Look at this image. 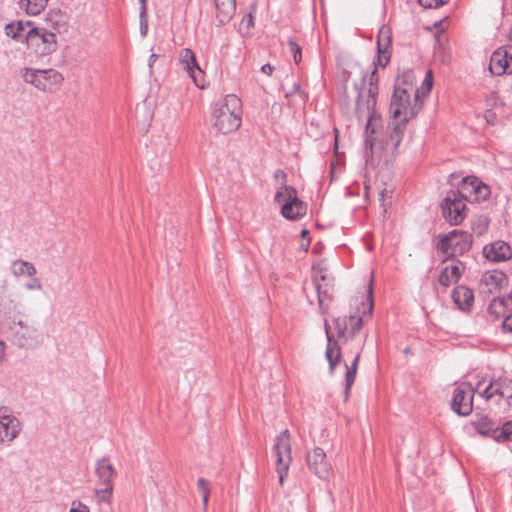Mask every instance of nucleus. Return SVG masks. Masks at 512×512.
Here are the masks:
<instances>
[{
  "label": "nucleus",
  "instance_id": "54",
  "mask_svg": "<svg viewBox=\"0 0 512 512\" xmlns=\"http://www.w3.org/2000/svg\"><path fill=\"white\" fill-rule=\"evenodd\" d=\"M335 133H337V130L335 129ZM338 135L335 134V142H337Z\"/></svg>",
  "mask_w": 512,
  "mask_h": 512
},
{
  "label": "nucleus",
  "instance_id": "10",
  "mask_svg": "<svg viewBox=\"0 0 512 512\" xmlns=\"http://www.w3.org/2000/svg\"><path fill=\"white\" fill-rule=\"evenodd\" d=\"M471 235L464 231L452 230L437 243V249L443 253L454 256L462 255L471 247Z\"/></svg>",
  "mask_w": 512,
  "mask_h": 512
},
{
  "label": "nucleus",
  "instance_id": "26",
  "mask_svg": "<svg viewBox=\"0 0 512 512\" xmlns=\"http://www.w3.org/2000/svg\"><path fill=\"white\" fill-rule=\"evenodd\" d=\"M324 327H325L326 337H327V341H328L325 356L329 362L330 373H333L334 369L336 367V364L340 361L341 354H340L339 348L336 346L334 347L332 345V335L330 333V325L326 320L324 322Z\"/></svg>",
  "mask_w": 512,
  "mask_h": 512
},
{
  "label": "nucleus",
  "instance_id": "44",
  "mask_svg": "<svg viewBox=\"0 0 512 512\" xmlns=\"http://www.w3.org/2000/svg\"><path fill=\"white\" fill-rule=\"evenodd\" d=\"M503 328L506 331L512 332V312L505 317L503 321Z\"/></svg>",
  "mask_w": 512,
  "mask_h": 512
},
{
  "label": "nucleus",
  "instance_id": "7",
  "mask_svg": "<svg viewBox=\"0 0 512 512\" xmlns=\"http://www.w3.org/2000/svg\"><path fill=\"white\" fill-rule=\"evenodd\" d=\"M281 204V214L289 220L298 219L306 214V205L297 197L296 190L291 186H281L274 197Z\"/></svg>",
  "mask_w": 512,
  "mask_h": 512
},
{
  "label": "nucleus",
  "instance_id": "23",
  "mask_svg": "<svg viewBox=\"0 0 512 512\" xmlns=\"http://www.w3.org/2000/svg\"><path fill=\"white\" fill-rule=\"evenodd\" d=\"M452 299L460 310L469 311L474 302V294L470 288L460 285L453 289Z\"/></svg>",
  "mask_w": 512,
  "mask_h": 512
},
{
  "label": "nucleus",
  "instance_id": "11",
  "mask_svg": "<svg viewBox=\"0 0 512 512\" xmlns=\"http://www.w3.org/2000/svg\"><path fill=\"white\" fill-rule=\"evenodd\" d=\"M276 456V472L279 476V483L282 485L287 476V472L291 463V444L288 430L282 431L277 435L274 446Z\"/></svg>",
  "mask_w": 512,
  "mask_h": 512
},
{
  "label": "nucleus",
  "instance_id": "16",
  "mask_svg": "<svg viewBox=\"0 0 512 512\" xmlns=\"http://www.w3.org/2000/svg\"><path fill=\"white\" fill-rule=\"evenodd\" d=\"M179 62L196 87L203 89L205 87L204 72L200 68L194 52L189 48L182 49L179 54Z\"/></svg>",
  "mask_w": 512,
  "mask_h": 512
},
{
  "label": "nucleus",
  "instance_id": "39",
  "mask_svg": "<svg viewBox=\"0 0 512 512\" xmlns=\"http://www.w3.org/2000/svg\"><path fill=\"white\" fill-rule=\"evenodd\" d=\"M256 8L253 7L252 10L243 17L241 21L242 27L246 28L247 30H250L254 27V16L253 13L255 12Z\"/></svg>",
  "mask_w": 512,
  "mask_h": 512
},
{
  "label": "nucleus",
  "instance_id": "21",
  "mask_svg": "<svg viewBox=\"0 0 512 512\" xmlns=\"http://www.w3.org/2000/svg\"><path fill=\"white\" fill-rule=\"evenodd\" d=\"M391 33L389 27L383 26L379 30L377 40L378 63L385 67L390 60Z\"/></svg>",
  "mask_w": 512,
  "mask_h": 512
},
{
  "label": "nucleus",
  "instance_id": "48",
  "mask_svg": "<svg viewBox=\"0 0 512 512\" xmlns=\"http://www.w3.org/2000/svg\"><path fill=\"white\" fill-rule=\"evenodd\" d=\"M389 193H391V191H388L387 189L382 190L380 193L383 206L385 205V197H387Z\"/></svg>",
  "mask_w": 512,
  "mask_h": 512
},
{
  "label": "nucleus",
  "instance_id": "25",
  "mask_svg": "<svg viewBox=\"0 0 512 512\" xmlns=\"http://www.w3.org/2000/svg\"><path fill=\"white\" fill-rule=\"evenodd\" d=\"M216 7V17L219 23L228 22L234 15L236 10L235 0H214Z\"/></svg>",
  "mask_w": 512,
  "mask_h": 512
},
{
  "label": "nucleus",
  "instance_id": "6",
  "mask_svg": "<svg viewBox=\"0 0 512 512\" xmlns=\"http://www.w3.org/2000/svg\"><path fill=\"white\" fill-rule=\"evenodd\" d=\"M422 108V101L418 94H410L404 88H394L389 112L392 119L403 118L409 121L414 118Z\"/></svg>",
  "mask_w": 512,
  "mask_h": 512
},
{
  "label": "nucleus",
  "instance_id": "50",
  "mask_svg": "<svg viewBox=\"0 0 512 512\" xmlns=\"http://www.w3.org/2000/svg\"><path fill=\"white\" fill-rule=\"evenodd\" d=\"M496 304L503 305V304H504V301H503L502 299H499V300L494 299V300H493V302H492V304L490 305L489 309H492V307H493L494 305H496Z\"/></svg>",
  "mask_w": 512,
  "mask_h": 512
},
{
  "label": "nucleus",
  "instance_id": "19",
  "mask_svg": "<svg viewBox=\"0 0 512 512\" xmlns=\"http://www.w3.org/2000/svg\"><path fill=\"white\" fill-rule=\"evenodd\" d=\"M465 265L454 258H448L442 262V268L438 277L439 284L447 288L455 284L461 278Z\"/></svg>",
  "mask_w": 512,
  "mask_h": 512
},
{
  "label": "nucleus",
  "instance_id": "47",
  "mask_svg": "<svg viewBox=\"0 0 512 512\" xmlns=\"http://www.w3.org/2000/svg\"><path fill=\"white\" fill-rule=\"evenodd\" d=\"M157 58H158V55H157V54H155V53H152V54L150 55V57H149V62H148V66H149V68H150V69H152L153 64H154V62L156 61V59H157Z\"/></svg>",
  "mask_w": 512,
  "mask_h": 512
},
{
  "label": "nucleus",
  "instance_id": "9",
  "mask_svg": "<svg viewBox=\"0 0 512 512\" xmlns=\"http://www.w3.org/2000/svg\"><path fill=\"white\" fill-rule=\"evenodd\" d=\"M95 473L98 478V485L103 486L95 489V497L98 502L110 503L113 494L112 478L115 475V469L108 459L102 458L95 464Z\"/></svg>",
  "mask_w": 512,
  "mask_h": 512
},
{
  "label": "nucleus",
  "instance_id": "14",
  "mask_svg": "<svg viewBox=\"0 0 512 512\" xmlns=\"http://www.w3.org/2000/svg\"><path fill=\"white\" fill-rule=\"evenodd\" d=\"M452 410L461 416H468L473 409V389L468 383H462L453 391Z\"/></svg>",
  "mask_w": 512,
  "mask_h": 512
},
{
  "label": "nucleus",
  "instance_id": "20",
  "mask_svg": "<svg viewBox=\"0 0 512 512\" xmlns=\"http://www.w3.org/2000/svg\"><path fill=\"white\" fill-rule=\"evenodd\" d=\"M498 395L507 398L508 405L512 408V379L498 378L490 381L489 385L480 392V396L486 400Z\"/></svg>",
  "mask_w": 512,
  "mask_h": 512
},
{
  "label": "nucleus",
  "instance_id": "34",
  "mask_svg": "<svg viewBox=\"0 0 512 512\" xmlns=\"http://www.w3.org/2000/svg\"><path fill=\"white\" fill-rule=\"evenodd\" d=\"M48 21L51 23V27L57 32H60L66 25L65 15L60 11L50 12L48 15Z\"/></svg>",
  "mask_w": 512,
  "mask_h": 512
},
{
  "label": "nucleus",
  "instance_id": "42",
  "mask_svg": "<svg viewBox=\"0 0 512 512\" xmlns=\"http://www.w3.org/2000/svg\"><path fill=\"white\" fill-rule=\"evenodd\" d=\"M449 0H419L421 6L425 8H433L447 3Z\"/></svg>",
  "mask_w": 512,
  "mask_h": 512
},
{
  "label": "nucleus",
  "instance_id": "3",
  "mask_svg": "<svg viewBox=\"0 0 512 512\" xmlns=\"http://www.w3.org/2000/svg\"><path fill=\"white\" fill-rule=\"evenodd\" d=\"M368 293L367 301H361V308H358L356 314L339 316L334 320V328L341 341L348 342L353 340L362 329L364 317L371 315L373 309L371 286Z\"/></svg>",
  "mask_w": 512,
  "mask_h": 512
},
{
  "label": "nucleus",
  "instance_id": "18",
  "mask_svg": "<svg viewBox=\"0 0 512 512\" xmlns=\"http://www.w3.org/2000/svg\"><path fill=\"white\" fill-rule=\"evenodd\" d=\"M306 459L309 469L320 479H328L332 475L331 463L322 448L315 447L308 452Z\"/></svg>",
  "mask_w": 512,
  "mask_h": 512
},
{
  "label": "nucleus",
  "instance_id": "55",
  "mask_svg": "<svg viewBox=\"0 0 512 512\" xmlns=\"http://www.w3.org/2000/svg\"><path fill=\"white\" fill-rule=\"evenodd\" d=\"M321 279H322V280H325V279H326V277H325L324 275H321Z\"/></svg>",
  "mask_w": 512,
  "mask_h": 512
},
{
  "label": "nucleus",
  "instance_id": "30",
  "mask_svg": "<svg viewBox=\"0 0 512 512\" xmlns=\"http://www.w3.org/2000/svg\"><path fill=\"white\" fill-rule=\"evenodd\" d=\"M414 81V72L412 70L405 71L397 77L394 88H404L410 94L419 95V89L415 88Z\"/></svg>",
  "mask_w": 512,
  "mask_h": 512
},
{
  "label": "nucleus",
  "instance_id": "12",
  "mask_svg": "<svg viewBox=\"0 0 512 512\" xmlns=\"http://www.w3.org/2000/svg\"><path fill=\"white\" fill-rule=\"evenodd\" d=\"M466 200L457 190H450L444 198L441 207L445 219L452 225L460 224L465 218Z\"/></svg>",
  "mask_w": 512,
  "mask_h": 512
},
{
  "label": "nucleus",
  "instance_id": "41",
  "mask_svg": "<svg viewBox=\"0 0 512 512\" xmlns=\"http://www.w3.org/2000/svg\"><path fill=\"white\" fill-rule=\"evenodd\" d=\"M148 32V21L146 11H140V34L145 37Z\"/></svg>",
  "mask_w": 512,
  "mask_h": 512
},
{
  "label": "nucleus",
  "instance_id": "29",
  "mask_svg": "<svg viewBox=\"0 0 512 512\" xmlns=\"http://www.w3.org/2000/svg\"><path fill=\"white\" fill-rule=\"evenodd\" d=\"M48 0H17L18 8L27 15H39L46 8Z\"/></svg>",
  "mask_w": 512,
  "mask_h": 512
},
{
  "label": "nucleus",
  "instance_id": "5",
  "mask_svg": "<svg viewBox=\"0 0 512 512\" xmlns=\"http://www.w3.org/2000/svg\"><path fill=\"white\" fill-rule=\"evenodd\" d=\"M22 80L39 91L53 93L57 91L62 82L63 76L55 69H35L24 67L20 70Z\"/></svg>",
  "mask_w": 512,
  "mask_h": 512
},
{
  "label": "nucleus",
  "instance_id": "8",
  "mask_svg": "<svg viewBox=\"0 0 512 512\" xmlns=\"http://www.w3.org/2000/svg\"><path fill=\"white\" fill-rule=\"evenodd\" d=\"M26 44L29 49L33 50L40 56L49 55L57 49L55 33L40 27L28 29L26 34Z\"/></svg>",
  "mask_w": 512,
  "mask_h": 512
},
{
  "label": "nucleus",
  "instance_id": "38",
  "mask_svg": "<svg viewBox=\"0 0 512 512\" xmlns=\"http://www.w3.org/2000/svg\"><path fill=\"white\" fill-rule=\"evenodd\" d=\"M432 85H433V73L431 70H428L426 72V75L422 82V87H421L422 94L427 95L431 91Z\"/></svg>",
  "mask_w": 512,
  "mask_h": 512
},
{
  "label": "nucleus",
  "instance_id": "36",
  "mask_svg": "<svg viewBox=\"0 0 512 512\" xmlns=\"http://www.w3.org/2000/svg\"><path fill=\"white\" fill-rule=\"evenodd\" d=\"M287 44L289 52L292 54L295 64H299L302 59L301 47L296 43V41L293 38H290Z\"/></svg>",
  "mask_w": 512,
  "mask_h": 512
},
{
  "label": "nucleus",
  "instance_id": "13",
  "mask_svg": "<svg viewBox=\"0 0 512 512\" xmlns=\"http://www.w3.org/2000/svg\"><path fill=\"white\" fill-rule=\"evenodd\" d=\"M459 195L468 202H481L490 195V188L477 177H465L458 186Z\"/></svg>",
  "mask_w": 512,
  "mask_h": 512
},
{
  "label": "nucleus",
  "instance_id": "45",
  "mask_svg": "<svg viewBox=\"0 0 512 512\" xmlns=\"http://www.w3.org/2000/svg\"><path fill=\"white\" fill-rule=\"evenodd\" d=\"M5 348H6L5 342L0 339V363H3L5 360Z\"/></svg>",
  "mask_w": 512,
  "mask_h": 512
},
{
  "label": "nucleus",
  "instance_id": "2",
  "mask_svg": "<svg viewBox=\"0 0 512 512\" xmlns=\"http://www.w3.org/2000/svg\"><path fill=\"white\" fill-rule=\"evenodd\" d=\"M211 119L213 127L222 134H229L239 129L242 123V102L235 94H228L212 106Z\"/></svg>",
  "mask_w": 512,
  "mask_h": 512
},
{
  "label": "nucleus",
  "instance_id": "1",
  "mask_svg": "<svg viewBox=\"0 0 512 512\" xmlns=\"http://www.w3.org/2000/svg\"><path fill=\"white\" fill-rule=\"evenodd\" d=\"M358 96L356 99L355 113L359 121H365V147H369L371 151L374 146L373 134L376 132L378 125V117L376 115V97L378 94V77L376 69L371 73L362 75L361 86L356 85Z\"/></svg>",
  "mask_w": 512,
  "mask_h": 512
},
{
  "label": "nucleus",
  "instance_id": "51",
  "mask_svg": "<svg viewBox=\"0 0 512 512\" xmlns=\"http://www.w3.org/2000/svg\"><path fill=\"white\" fill-rule=\"evenodd\" d=\"M280 174H282L283 177L285 176V174L283 172H281L280 170H277L276 176H280Z\"/></svg>",
  "mask_w": 512,
  "mask_h": 512
},
{
  "label": "nucleus",
  "instance_id": "46",
  "mask_svg": "<svg viewBox=\"0 0 512 512\" xmlns=\"http://www.w3.org/2000/svg\"><path fill=\"white\" fill-rule=\"evenodd\" d=\"M274 71V67L270 64H265L261 67V72L267 75H271Z\"/></svg>",
  "mask_w": 512,
  "mask_h": 512
},
{
  "label": "nucleus",
  "instance_id": "17",
  "mask_svg": "<svg viewBox=\"0 0 512 512\" xmlns=\"http://www.w3.org/2000/svg\"><path fill=\"white\" fill-rule=\"evenodd\" d=\"M489 70L496 76L512 74V46L501 47L492 53Z\"/></svg>",
  "mask_w": 512,
  "mask_h": 512
},
{
  "label": "nucleus",
  "instance_id": "53",
  "mask_svg": "<svg viewBox=\"0 0 512 512\" xmlns=\"http://www.w3.org/2000/svg\"><path fill=\"white\" fill-rule=\"evenodd\" d=\"M307 234H308V231H307V230H303V231H302V236H303V237H305Z\"/></svg>",
  "mask_w": 512,
  "mask_h": 512
},
{
  "label": "nucleus",
  "instance_id": "43",
  "mask_svg": "<svg viewBox=\"0 0 512 512\" xmlns=\"http://www.w3.org/2000/svg\"><path fill=\"white\" fill-rule=\"evenodd\" d=\"M69 512H90V510L87 505L81 501L75 500L72 502Z\"/></svg>",
  "mask_w": 512,
  "mask_h": 512
},
{
  "label": "nucleus",
  "instance_id": "28",
  "mask_svg": "<svg viewBox=\"0 0 512 512\" xmlns=\"http://www.w3.org/2000/svg\"><path fill=\"white\" fill-rule=\"evenodd\" d=\"M10 271L15 278H20L23 276L28 277L37 274L35 265L32 262L22 259L13 260L11 262Z\"/></svg>",
  "mask_w": 512,
  "mask_h": 512
},
{
  "label": "nucleus",
  "instance_id": "40",
  "mask_svg": "<svg viewBox=\"0 0 512 512\" xmlns=\"http://www.w3.org/2000/svg\"><path fill=\"white\" fill-rule=\"evenodd\" d=\"M314 283H315V287H316V291H317V295H318L319 306H320L321 310L324 311V306H325L326 299L328 298V294L326 292L321 291V285L318 283L317 279L314 280Z\"/></svg>",
  "mask_w": 512,
  "mask_h": 512
},
{
  "label": "nucleus",
  "instance_id": "15",
  "mask_svg": "<svg viewBox=\"0 0 512 512\" xmlns=\"http://www.w3.org/2000/svg\"><path fill=\"white\" fill-rule=\"evenodd\" d=\"M22 431L20 420L7 409L0 410V443L13 442Z\"/></svg>",
  "mask_w": 512,
  "mask_h": 512
},
{
  "label": "nucleus",
  "instance_id": "49",
  "mask_svg": "<svg viewBox=\"0 0 512 512\" xmlns=\"http://www.w3.org/2000/svg\"><path fill=\"white\" fill-rule=\"evenodd\" d=\"M141 4V10L140 11H147V0H139Z\"/></svg>",
  "mask_w": 512,
  "mask_h": 512
},
{
  "label": "nucleus",
  "instance_id": "31",
  "mask_svg": "<svg viewBox=\"0 0 512 512\" xmlns=\"http://www.w3.org/2000/svg\"><path fill=\"white\" fill-rule=\"evenodd\" d=\"M360 360V353L358 352L353 361H352V364L349 366L347 363H345V368H346V372H345V395L348 396L349 394V391L352 387V385L354 384L355 382V378H356V372H357V367H358V362Z\"/></svg>",
  "mask_w": 512,
  "mask_h": 512
},
{
  "label": "nucleus",
  "instance_id": "52",
  "mask_svg": "<svg viewBox=\"0 0 512 512\" xmlns=\"http://www.w3.org/2000/svg\"><path fill=\"white\" fill-rule=\"evenodd\" d=\"M280 174H282L283 177L285 176V174L283 172H281L280 170H277L276 176H280Z\"/></svg>",
  "mask_w": 512,
  "mask_h": 512
},
{
  "label": "nucleus",
  "instance_id": "27",
  "mask_svg": "<svg viewBox=\"0 0 512 512\" xmlns=\"http://www.w3.org/2000/svg\"><path fill=\"white\" fill-rule=\"evenodd\" d=\"M408 121H404L403 118L393 119L389 125V138L388 142L392 145L393 149L396 150L403 138L405 127Z\"/></svg>",
  "mask_w": 512,
  "mask_h": 512
},
{
  "label": "nucleus",
  "instance_id": "33",
  "mask_svg": "<svg viewBox=\"0 0 512 512\" xmlns=\"http://www.w3.org/2000/svg\"><path fill=\"white\" fill-rule=\"evenodd\" d=\"M493 437L497 442H512V421L506 422L501 429L495 430Z\"/></svg>",
  "mask_w": 512,
  "mask_h": 512
},
{
  "label": "nucleus",
  "instance_id": "4",
  "mask_svg": "<svg viewBox=\"0 0 512 512\" xmlns=\"http://www.w3.org/2000/svg\"><path fill=\"white\" fill-rule=\"evenodd\" d=\"M13 343L22 349H35L43 343V334L24 314L13 318L9 325Z\"/></svg>",
  "mask_w": 512,
  "mask_h": 512
},
{
  "label": "nucleus",
  "instance_id": "22",
  "mask_svg": "<svg viewBox=\"0 0 512 512\" xmlns=\"http://www.w3.org/2000/svg\"><path fill=\"white\" fill-rule=\"evenodd\" d=\"M484 254L488 260L500 262L510 258L511 249L507 243L496 241L484 247Z\"/></svg>",
  "mask_w": 512,
  "mask_h": 512
},
{
  "label": "nucleus",
  "instance_id": "35",
  "mask_svg": "<svg viewBox=\"0 0 512 512\" xmlns=\"http://www.w3.org/2000/svg\"><path fill=\"white\" fill-rule=\"evenodd\" d=\"M197 488L202 496L203 508L206 509L210 496V488L208 481L203 478H199L197 481Z\"/></svg>",
  "mask_w": 512,
  "mask_h": 512
},
{
  "label": "nucleus",
  "instance_id": "24",
  "mask_svg": "<svg viewBox=\"0 0 512 512\" xmlns=\"http://www.w3.org/2000/svg\"><path fill=\"white\" fill-rule=\"evenodd\" d=\"M33 28L30 21H14L5 25V35L18 42H26L28 29Z\"/></svg>",
  "mask_w": 512,
  "mask_h": 512
},
{
  "label": "nucleus",
  "instance_id": "32",
  "mask_svg": "<svg viewBox=\"0 0 512 512\" xmlns=\"http://www.w3.org/2000/svg\"><path fill=\"white\" fill-rule=\"evenodd\" d=\"M504 280L505 275L500 271L488 272L483 276V282L489 287V290L500 287Z\"/></svg>",
  "mask_w": 512,
  "mask_h": 512
},
{
  "label": "nucleus",
  "instance_id": "37",
  "mask_svg": "<svg viewBox=\"0 0 512 512\" xmlns=\"http://www.w3.org/2000/svg\"><path fill=\"white\" fill-rule=\"evenodd\" d=\"M28 278L29 280L24 285L27 291H41L43 289V284L36 275L28 276Z\"/></svg>",
  "mask_w": 512,
  "mask_h": 512
}]
</instances>
